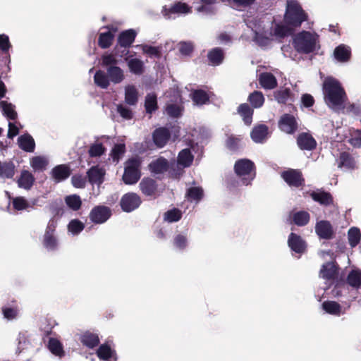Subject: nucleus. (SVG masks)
Returning a JSON list of instances; mask_svg holds the SVG:
<instances>
[{
  "label": "nucleus",
  "mask_w": 361,
  "mask_h": 361,
  "mask_svg": "<svg viewBox=\"0 0 361 361\" xmlns=\"http://www.w3.org/2000/svg\"><path fill=\"white\" fill-rule=\"evenodd\" d=\"M307 19V15L300 4L295 0H288L284 16V21L287 25L276 24L274 29V35L279 38L283 37L290 32L288 26L299 27Z\"/></svg>",
  "instance_id": "obj_1"
},
{
  "label": "nucleus",
  "mask_w": 361,
  "mask_h": 361,
  "mask_svg": "<svg viewBox=\"0 0 361 361\" xmlns=\"http://www.w3.org/2000/svg\"><path fill=\"white\" fill-rule=\"evenodd\" d=\"M325 102L329 107L338 111L344 108L346 94L340 82L333 78H327L323 84Z\"/></svg>",
  "instance_id": "obj_2"
},
{
  "label": "nucleus",
  "mask_w": 361,
  "mask_h": 361,
  "mask_svg": "<svg viewBox=\"0 0 361 361\" xmlns=\"http://www.w3.org/2000/svg\"><path fill=\"white\" fill-rule=\"evenodd\" d=\"M245 22L254 32V39L259 46L265 47L270 44L273 34L264 30L265 27L262 21L255 18H247L245 19Z\"/></svg>",
  "instance_id": "obj_3"
},
{
  "label": "nucleus",
  "mask_w": 361,
  "mask_h": 361,
  "mask_svg": "<svg viewBox=\"0 0 361 361\" xmlns=\"http://www.w3.org/2000/svg\"><path fill=\"white\" fill-rule=\"evenodd\" d=\"M317 43V36L307 31L298 33L293 39L295 49L305 54L312 52L316 49Z\"/></svg>",
  "instance_id": "obj_4"
},
{
  "label": "nucleus",
  "mask_w": 361,
  "mask_h": 361,
  "mask_svg": "<svg viewBox=\"0 0 361 361\" xmlns=\"http://www.w3.org/2000/svg\"><path fill=\"white\" fill-rule=\"evenodd\" d=\"M234 169L243 185H249L255 176L254 163L249 159H243L237 161Z\"/></svg>",
  "instance_id": "obj_5"
},
{
  "label": "nucleus",
  "mask_w": 361,
  "mask_h": 361,
  "mask_svg": "<svg viewBox=\"0 0 361 361\" xmlns=\"http://www.w3.org/2000/svg\"><path fill=\"white\" fill-rule=\"evenodd\" d=\"M140 161L138 158H133L126 163L123 180L126 184H134L140 177Z\"/></svg>",
  "instance_id": "obj_6"
},
{
  "label": "nucleus",
  "mask_w": 361,
  "mask_h": 361,
  "mask_svg": "<svg viewBox=\"0 0 361 361\" xmlns=\"http://www.w3.org/2000/svg\"><path fill=\"white\" fill-rule=\"evenodd\" d=\"M141 203L140 197L133 192L127 193L121 200L122 209L126 212H130L137 209Z\"/></svg>",
  "instance_id": "obj_7"
},
{
  "label": "nucleus",
  "mask_w": 361,
  "mask_h": 361,
  "mask_svg": "<svg viewBox=\"0 0 361 361\" xmlns=\"http://www.w3.org/2000/svg\"><path fill=\"white\" fill-rule=\"evenodd\" d=\"M111 216V210L105 206L95 207L90 214L92 221L96 224H102L107 221Z\"/></svg>",
  "instance_id": "obj_8"
},
{
  "label": "nucleus",
  "mask_w": 361,
  "mask_h": 361,
  "mask_svg": "<svg viewBox=\"0 0 361 361\" xmlns=\"http://www.w3.org/2000/svg\"><path fill=\"white\" fill-rule=\"evenodd\" d=\"M279 126L282 131L291 134L297 130L298 124L293 116L284 114L279 122Z\"/></svg>",
  "instance_id": "obj_9"
},
{
  "label": "nucleus",
  "mask_w": 361,
  "mask_h": 361,
  "mask_svg": "<svg viewBox=\"0 0 361 361\" xmlns=\"http://www.w3.org/2000/svg\"><path fill=\"white\" fill-rule=\"evenodd\" d=\"M89 181L92 184L100 185L104 182L105 170L98 166L91 167L87 171Z\"/></svg>",
  "instance_id": "obj_10"
},
{
  "label": "nucleus",
  "mask_w": 361,
  "mask_h": 361,
  "mask_svg": "<svg viewBox=\"0 0 361 361\" xmlns=\"http://www.w3.org/2000/svg\"><path fill=\"white\" fill-rule=\"evenodd\" d=\"M283 180L290 185L293 187H298L302 185L303 179L301 177V173L295 170H288L282 173Z\"/></svg>",
  "instance_id": "obj_11"
},
{
  "label": "nucleus",
  "mask_w": 361,
  "mask_h": 361,
  "mask_svg": "<svg viewBox=\"0 0 361 361\" xmlns=\"http://www.w3.org/2000/svg\"><path fill=\"white\" fill-rule=\"evenodd\" d=\"M97 355L100 360L104 361H116L117 356L114 350L109 345L104 343L97 350Z\"/></svg>",
  "instance_id": "obj_12"
},
{
  "label": "nucleus",
  "mask_w": 361,
  "mask_h": 361,
  "mask_svg": "<svg viewBox=\"0 0 361 361\" xmlns=\"http://www.w3.org/2000/svg\"><path fill=\"white\" fill-rule=\"evenodd\" d=\"M170 133L165 128H159L154 130L153 133V140L158 147H163L169 141Z\"/></svg>",
  "instance_id": "obj_13"
},
{
  "label": "nucleus",
  "mask_w": 361,
  "mask_h": 361,
  "mask_svg": "<svg viewBox=\"0 0 361 361\" xmlns=\"http://www.w3.org/2000/svg\"><path fill=\"white\" fill-rule=\"evenodd\" d=\"M297 143L301 149L305 150H312L317 145L316 141L312 136L306 133L299 135L297 139Z\"/></svg>",
  "instance_id": "obj_14"
},
{
  "label": "nucleus",
  "mask_w": 361,
  "mask_h": 361,
  "mask_svg": "<svg viewBox=\"0 0 361 361\" xmlns=\"http://www.w3.org/2000/svg\"><path fill=\"white\" fill-rule=\"evenodd\" d=\"M190 11V8L187 4L178 2L172 6L169 9L164 8L162 13L166 18H171V15L173 13L182 14L188 13Z\"/></svg>",
  "instance_id": "obj_15"
},
{
  "label": "nucleus",
  "mask_w": 361,
  "mask_h": 361,
  "mask_svg": "<svg viewBox=\"0 0 361 361\" xmlns=\"http://www.w3.org/2000/svg\"><path fill=\"white\" fill-rule=\"evenodd\" d=\"M315 231L317 235L324 239H329L333 234L331 226L326 221H321L318 222L315 226Z\"/></svg>",
  "instance_id": "obj_16"
},
{
  "label": "nucleus",
  "mask_w": 361,
  "mask_h": 361,
  "mask_svg": "<svg viewBox=\"0 0 361 361\" xmlns=\"http://www.w3.org/2000/svg\"><path fill=\"white\" fill-rule=\"evenodd\" d=\"M169 166V162L163 157H159L152 161L149 165L151 172L155 174H159L166 171Z\"/></svg>",
  "instance_id": "obj_17"
},
{
  "label": "nucleus",
  "mask_w": 361,
  "mask_h": 361,
  "mask_svg": "<svg viewBox=\"0 0 361 361\" xmlns=\"http://www.w3.org/2000/svg\"><path fill=\"white\" fill-rule=\"evenodd\" d=\"M288 243L291 250L298 253L302 252L305 249V242L299 235L293 233L289 235Z\"/></svg>",
  "instance_id": "obj_18"
},
{
  "label": "nucleus",
  "mask_w": 361,
  "mask_h": 361,
  "mask_svg": "<svg viewBox=\"0 0 361 361\" xmlns=\"http://www.w3.org/2000/svg\"><path fill=\"white\" fill-rule=\"evenodd\" d=\"M138 101V91L135 86L128 85L125 87V102L130 106H135Z\"/></svg>",
  "instance_id": "obj_19"
},
{
  "label": "nucleus",
  "mask_w": 361,
  "mask_h": 361,
  "mask_svg": "<svg viewBox=\"0 0 361 361\" xmlns=\"http://www.w3.org/2000/svg\"><path fill=\"white\" fill-rule=\"evenodd\" d=\"M106 71L109 80L115 84L120 83L124 80L123 71L116 66H109Z\"/></svg>",
  "instance_id": "obj_20"
},
{
  "label": "nucleus",
  "mask_w": 361,
  "mask_h": 361,
  "mask_svg": "<svg viewBox=\"0 0 361 361\" xmlns=\"http://www.w3.org/2000/svg\"><path fill=\"white\" fill-rule=\"evenodd\" d=\"M259 83L264 89L271 90L276 87L277 80L270 73H261L259 78Z\"/></svg>",
  "instance_id": "obj_21"
},
{
  "label": "nucleus",
  "mask_w": 361,
  "mask_h": 361,
  "mask_svg": "<svg viewBox=\"0 0 361 361\" xmlns=\"http://www.w3.org/2000/svg\"><path fill=\"white\" fill-rule=\"evenodd\" d=\"M334 55L337 61L346 62L348 61L350 58L351 51L349 47L341 44L335 49Z\"/></svg>",
  "instance_id": "obj_22"
},
{
  "label": "nucleus",
  "mask_w": 361,
  "mask_h": 361,
  "mask_svg": "<svg viewBox=\"0 0 361 361\" xmlns=\"http://www.w3.org/2000/svg\"><path fill=\"white\" fill-rule=\"evenodd\" d=\"M268 128L265 125H259L253 128L251 137L255 142H262L267 136Z\"/></svg>",
  "instance_id": "obj_23"
},
{
  "label": "nucleus",
  "mask_w": 361,
  "mask_h": 361,
  "mask_svg": "<svg viewBox=\"0 0 361 361\" xmlns=\"http://www.w3.org/2000/svg\"><path fill=\"white\" fill-rule=\"evenodd\" d=\"M19 147L24 151L32 152L35 150V143L34 139L30 135H23L18 139Z\"/></svg>",
  "instance_id": "obj_24"
},
{
  "label": "nucleus",
  "mask_w": 361,
  "mask_h": 361,
  "mask_svg": "<svg viewBox=\"0 0 361 361\" xmlns=\"http://www.w3.org/2000/svg\"><path fill=\"white\" fill-rule=\"evenodd\" d=\"M48 164V159L44 156L33 157L30 160V164L35 171H44Z\"/></svg>",
  "instance_id": "obj_25"
},
{
  "label": "nucleus",
  "mask_w": 361,
  "mask_h": 361,
  "mask_svg": "<svg viewBox=\"0 0 361 361\" xmlns=\"http://www.w3.org/2000/svg\"><path fill=\"white\" fill-rule=\"evenodd\" d=\"M51 175L56 182H60L70 176V169L65 165H59L52 169Z\"/></svg>",
  "instance_id": "obj_26"
},
{
  "label": "nucleus",
  "mask_w": 361,
  "mask_h": 361,
  "mask_svg": "<svg viewBox=\"0 0 361 361\" xmlns=\"http://www.w3.org/2000/svg\"><path fill=\"white\" fill-rule=\"evenodd\" d=\"M140 188L142 193L145 195H152L157 190L155 181L149 178H144L140 183Z\"/></svg>",
  "instance_id": "obj_27"
},
{
  "label": "nucleus",
  "mask_w": 361,
  "mask_h": 361,
  "mask_svg": "<svg viewBox=\"0 0 361 361\" xmlns=\"http://www.w3.org/2000/svg\"><path fill=\"white\" fill-rule=\"evenodd\" d=\"M194 157L189 149L181 150L178 156V165L183 168L190 166L193 161Z\"/></svg>",
  "instance_id": "obj_28"
},
{
  "label": "nucleus",
  "mask_w": 361,
  "mask_h": 361,
  "mask_svg": "<svg viewBox=\"0 0 361 361\" xmlns=\"http://www.w3.org/2000/svg\"><path fill=\"white\" fill-rule=\"evenodd\" d=\"M35 178L28 171L24 170L21 172L20 178L18 180V186L25 190H29L33 185Z\"/></svg>",
  "instance_id": "obj_29"
},
{
  "label": "nucleus",
  "mask_w": 361,
  "mask_h": 361,
  "mask_svg": "<svg viewBox=\"0 0 361 361\" xmlns=\"http://www.w3.org/2000/svg\"><path fill=\"white\" fill-rule=\"evenodd\" d=\"M136 32L134 30H128L121 33L118 37V43L121 47H128L134 42Z\"/></svg>",
  "instance_id": "obj_30"
},
{
  "label": "nucleus",
  "mask_w": 361,
  "mask_h": 361,
  "mask_svg": "<svg viewBox=\"0 0 361 361\" xmlns=\"http://www.w3.org/2000/svg\"><path fill=\"white\" fill-rule=\"evenodd\" d=\"M337 269L334 262H327L324 264L319 272V276L325 279H331L336 274Z\"/></svg>",
  "instance_id": "obj_31"
},
{
  "label": "nucleus",
  "mask_w": 361,
  "mask_h": 361,
  "mask_svg": "<svg viewBox=\"0 0 361 361\" xmlns=\"http://www.w3.org/2000/svg\"><path fill=\"white\" fill-rule=\"evenodd\" d=\"M356 166V163L354 159L346 152H343L340 155L338 167L344 168L346 170L353 169Z\"/></svg>",
  "instance_id": "obj_32"
},
{
  "label": "nucleus",
  "mask_w": 361,
  "mask_h": 361,
  "mask_svg": "<svg viewBox=\"0 0 361 361\" xmlns=\"http://www.w3.org/2000/svg\"><path fill=\"white\" fill-rule=\"evenodd\" d=\"M80 341L83 345L90 348H93L99 343L98 336L90 332H85L80 337Z\"/></svg>",
  "instance_id": "obj_33"
},
{
  "label": "nucleus",
  "mask_w": 361,
  "mask_h": 361,
  "mask_svg": "<svg viewBox=\"0 0 361 361\" xmlns=\"http://www.w3.org/2000/svg\"><path fill=\"white\" fill-rule=\"evenodd\" d=\"M94 83L102 89H106L109 85V78L102 71H97L94 76Z\"/></svg>",
  "instance_id": "obj_34"
},
{
  "label": "nucleus",
  "mask_w": 361,
  "mask_h": 361,
  "mask_svg": "<svg viewBox=\"0 0 361 361\" xmlns=\"http://www.w3.org/2000/svg\"><path fill=\"white\" fill-rule=\"evenodd\" d=\"M238 113L242 116L245 123L247 126L252 123L253 110L247 104H243L238 107Z\"/></svg>",
  "instance_id": "obj_35"
},
{
  "label": "nucleus",
  "mask_w": 361,
  "mask_h": 361,
  "mask_svg": "<svg viewBox=\"0 0 361 361\" xmlns=\"http://www.w3.org/2000/svg\"><path fill=\"white\" fill-rule=\"evenodd\" d=\"M311 197L314 201L324 205L329 204L332 201L331 195L324 191L312 192Z\"/></svg>",
  "instance_id": "obj_36"
},
{
  "label": "nucleus",
  "mask_w": 361,
  "mask_h": 361,
  "mask_svg": "<svg viewBox=\"0 0 361 361\" xmlns=\"http://www.w3.org/2000/svg\"><path fill=\"white\" fill-rule=\"evenodd\" d=\"M128 68L133 73L140 75L143 73L144 63L138 59H130L128 60Z\"/></svg>",
  "instance_id": "obj_37"
},
{
  "label": "nucleus",
  "mask_w": 361,
  "mask_h": 361,
  "mask_svg": "<svg viewBox=\"0 0 361 361\" xmlns=\"http://www.w3.org/2000/svg\"><path fill=\"white\" fill-rule=\"evenodd\" d=\"M0 108L2 110L4 115L8 118L15 120L17 117V113L14 109V106L11 103H8L5 101L0 102Z\"/></svg>",
  "instance_id": "obj_38"
},
{
  "label": "nucleus",
  "mask_w": 361,
  "mask_h": 361,
  "mask_svg": "<svg viewBox=\"0 0 361 361\" xmlns=\"http://www.w3.org/2000/svg\"><path fill=\"white\" fill-rule=\"evenodd\" d=\"M349 244L352 247H355L360 241L361 233L358 228L352 227L348 232Z\"/></svg>",
  "instance_id": "obj_39"
},
{
  "label": "nucleus",
  "mask_w": 361,
  "mask_h": 361,
  "mask_svg": "<svg viewBox=\"0 0 361 361\" xmlns=\"http://www.w3.org/2000/svg\"><path fill=\"white\" fill-rule=\"evenodd\" d=\"M137 48L140 49L142 52L149 57L159 58L161 56V49L158 47H152L147 44H139L136 46Z\"/></svg>",
  "instance_id": "obj_40"
},
{
  "label": "nucleus",
  "mask_w": 361,
  "mask_h": 361,
  "mask_svg": "<svg viewBox=\"0 0 361 361\" xmlns=\"http://www.w3.org/2000/svg\"><path fill=\"white\" fill-rule=\"evenodd\" d=\"M208 59L213 65L220 64L224 59V52L220 48H214L208 53Z\"/></svg>",
  "instance_id": "obj_41"
},
{
  "label": "nucleus",
  "mask_w": 361,
  "mask_h": 361,
  "mask_svg": "<svg viewBox=\"0 0 361 361\" xmlns=\"http://www.w3.org/2000/svg\"><path fill=\"white\" fill-rule=\"evenodd\" d=\"M14 165L10 163H0V178H11L14 176Z\"/></svg>",
  "instance_id": "obj_42"
},
{
  "label": "nucleus",
  "mask_w": 361,
  "mask_h": 361,
  "mask_svg": "<svg viewBox=\"0 0 361 361\" xmlns=\"http://www.w3.org/2000/svg\"><path fill=\"white\" fill-rule=\"evenodd\" d=\"M323 309L329 314L339 315L341 307L338 303L334 301H326L322 304Z\"/></svg>",
  "instance_id": "obj_43"
},
{
  "label": "nucleus",
  "mask_w": 361,
  "mask_h": 361,
  "mask_svg": "<svg viewBox=\"0 0 361 361\" xmlns=\"http://www.w3.org/2000/svg\"><path fill=\"white\" fill-rule=\"evenodd\" d=\"M145 106L146 109V111L149 114H152L157 109V96L154 94L150 93L146 96Z\"/></svg>",
  "instance_id": "obj_44"
},
{
  "label": "nucleus",
  "mask_w": 361,
  "mask_h": 361,
  "mask_svg": "<svg viewBox=\"0 0 361 361\" xmlns=\"http://www.w3.org/2000/svg\"><path fill=\"white\" fill-rule=\"evenodd\" d=\"M274 97L279 104H286L290 99V91L288 88L279 90L274 92Z\"/></svg>",
  "instance_id": "obj_45"
},
{
  "label": "nucleus",
  "mask_w": 361,
  "mask_h": 361,
  "mask_svg": "<svg viewBox=\"0 0 361 361\" xmlns=\"http://www.w3.org/2000/svg\"><path fill=\"white\" fill-rule=\"evenodd\" d=\"M348 283L353 287L358 288L361 286V271L353 270L348 274L347 279Z\"/></svg>",
  "instance_id": "obj_46"
},
{
  "label": "nucleus",
  "mask_w": 361,
  "mask_h": 361,
  "mask_svg": "<svg viewBox=\"0 0 361 361\" xmlns=\"http://www.w3.org/2000/svg\"><path fill=\"white\" fill-rule=\"evenodd\" d=\"M65 202L68 207L74 211L78 210L82 204L80 197L77 195L67 196L65 198Z\"/></svg>",
  "instance_id": "obj_47"
},
{
  "label": "nucleus",
  "mask_w": 361,
  "mask_h": 361,
  "mask_svg": "<svg viewBox=\"0 0 361 361\" xmlns=\"http://www.w3.org/2000/svg\"><path fill=\"white\" fill-rule=\"evenodd\" d=\"M249 101L255 108L261 107L264 102V97L262 92L255 91L249 96Z\"/></svg>",
  "instance_id": "obj_48"
},
{
  "label": "nucleus",
  "mask_w": 361,
  "mask_h": 361,
  "mask_svg": "<svg viewBox=\"0 0 361 361\" xmlns=\"http://www.w3.org/2000/svg\"><path fill=\"white\" fill-rule=\"evenodd\" d=\"M310 220V215L307 212L300 211L294 214L293 221L300 226L306 225Z\"/></svg>",
  "instance_id": "obj_49"
},
{
  "label": "nucleus",
  "mask_w": 361,
  "mask_h": 361,
  "mask_svg": "<svg viewBox=\"0 0 361 361\" xmlns=\"http://www.w3.org/2000/svg\"><path fill=\"white\" fill-rule=\"evenodd\" d=\"M113 39L114 35L110 31L101 33L99 38V45L103 49L108 48L111 46Z\"/></svg>",
  "instance_id": "obj_50"
},
{
  "label": "nucleus",
  "mask_w": 361,
  "mask_h": 361,
  "mask_svg": "<svg viewBox=\"0 0 361 361\" xmlns=\"http://www.w3.org/2000/svg\"><path fill=\"white\" fill-rule=\"evenodd\" d=\"M126 151L124 144H117L113 148L111 152V157L112 161L115 163H118L121 157L123 155Z\"/></svg>",
  "instance_id": "obj_51"
},
{
  "label": "nucleus",
  "mask_w": 361,
  "mask_h": 361,
  "mask_svg": "<svg viewBox=\"0 0 361 361\" xmlns=\"http://www.w3.org/2000/svg\"><path fill=\"white\" fill-rule=\"evenodd\" d=\"M12 204L16 210L21 211L30 207V203L23 197H17L13 199Z\"/></svg>",
  "instance_id": "obj_52"
},
{
  "label": "nucleus",
  "mask_w": 361,
  "mask_h": 361,
  "mask_svg": "<svg viewBox=\"0 0 361 361\" xmlns=\"http://www.w3.org/2000/svg\"><path fill=\"white\" fill-rule=\"evenodd\" d=\"M192 100L197 105H202L205 104L208 99V95L203 90H195L192 93Z\"/></svg>",
  "instance_id": "obj_53"
},
{
  "label": "nucleus",
  "mask_w": 361,
  "mask_h": 361,
  "mask_svg": "<svg viewBox=\"0 0 361 361\" xmlns=\"http://www.w3.org/2000/svg\"><path fill=\"white\" fill-rule=\"evenodd\" d=\"M48 346L49 349L53 354L58 356L62 355L63 351L62 349L61 344L58 340L55 338H50Z\"/></svg>",
  "instance_id": "obj_54"
},
{
  "label": "nucleus",
  "mask_w": 361,
  "mask_h": 361,
  "mask_svg": "<svg viewBox=\"0 0 361 361\" xmlns=\"http://www.w3.org/2000/svg\"><path fill=\"white\" fill-rule=\"evenodd\" d=\"M187 195L190 200L198 202L203 196V190L199 187L190 188L187 192Z\"/></svg>",
  "instance_id": "obj_55"
},
{
  "label": "nucleus",
  "mask_w": 361,
  "mask_h": 361,
  "mask_svg": "<svg viewBox=\"0 0 361 361\" xmlns=\"http://www.w3.org/2000/svg\"><path fill=\"white\" fill-rule=\"evenodd\" d=\"M105 152V148L102 143H95L92 145L89 149V154L91 157H97L102 155Z\"/></svg>",
  "instance_id": "obj_56"
},
{
  "label": "nucleus",
  "mask_w": 361,
  "mask_h": 361,
  "mask_svg": "<svg viewBox=\"0 0 361 361\" xmlns=\"http://www.w3.org/2000/svg\"><path fill=\"white\" fill-rule=\"evenodd\" d=\"M44 245L48 250H54L57 246V242L53 234L45 233Z\"/></svg>",
  "instance_id": "obj_57"
},
{
  "label": "nucleus",
  "mask_w": 361,
  "mask_h": 361,
  "mask_svg": "<svg viewBox=\"0 0 361 361\" xmlns=\"http://www.w3.org/2000/svg\"><path fill=\"white\" fill-rule=\"evenodd\" d=\"M181 218V212L177 209L166 212L164 214V220L168 222H176Z\"/></svg>",
  "instance_id": "obj_58"
},
{
  "label": "nucleus",
  "mask_w": 361,
  "mask_h": 361,
  "mask_svg": "<svg viewBox=\"0 0 361 361\" xmlns=\"http://www.w3.org/2000/svg\"><path fill=\"white\" fill-rule=\"evenodd\" d=\"M83 228V224L77 219L72 220L68 224V231L73 235L78 234Z\"/></svg>",
  "instance_id": "obj_59"
},
{
  "label": "nucleus",
  "mask_w": 361,
  "mask_h": 361,
  "mask_svg": "<svg viewBox=\"0 0 361 361\" xmlns=\"http://www.w3.org/2000/svg\"><path fill=\"white\" fill-rule=\"evenodd\" d=\"M117 111L121 116L125 119L129 120L133 118V112L131 109L122 104L117 105Z\"/></svg>",
  "instance_id": "obj_60"
},
{
  "label": "nucleus",
  "mask_w": 361,
  "mask_h": 361,
  "mask_svg": "<svg viewBox=\"0 0 361 361\" xmlns=\"http://www.w3.org/2000/svg\"><path fill=\"white\" fill-rule=\"evenodd\" d=\"M166 113L173 117H178L181 114L182 109L178 104H168L166 109Z\"/></svg>",
  "instance_id": "obj_61"
},
{
  "label": "nucleus",
  "mask_w": 361,
  "mask_h": 361,
  "mask_svg": "<svg viewBox=\"0 0 361 361\" xmlns=\"http://www.w3.org/2000/svg\"><path fill=\"white\" fill-rule=\"evenodd\" d=\"M173 243L177 248L183 250L187 246V238L181 234L177 235L174 238Z\"/></svg>",
  "instance_id": "obj_62"
},
{
  "label": "nucleus",
  "mask_w": 361,
  "mask_h": 361,
  "mask_svg": "<svg viewBox=\"0 0 361 361\" xmlns=\"http://www.w3.org/2000/svg\"><path fill=\"white\" fill-rule=\"evenodd\" d=\"M11 47L8 37L4 34L0 35V49L4 52H8Z\"/></svg>",
  "instance_id": "obj_63"
},
{
  "label": "nucleus",
  "mask_w": 361,
  "mask_h": 361,
  "mask_svg": "<svg viewBox=\"0 0 361 361\" xmlns=\"http://www.w3.org/2000/svg\"><path fill=\"white\" fill-rule=\"evenodd\" d=\"M179 51L181 54L188 56L193 50V46L190 42H180Z\"/></svg>",
  "instance_id": "obj_64"
}]
</instances>
